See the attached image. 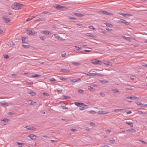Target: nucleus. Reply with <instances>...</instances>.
<instances>
[{
    "instance_id": "obj_1",
    "label": "nucleus",
    "mask_w": 147,
    "mask_h": 147,
    "mask_svg": "<svg viewBox=\"0 0 147 147\" xmlns=\"http://www.w3.org/2000/svg\"><path fill=\"white\" fill-rule=\"evenodd\" d=\"M74 104L80 107L79 109L80 110H83L88 108V105L82 103L75 102Z\"/></svg>"
},
{
    "instance_id": "obj_2",
    "label": "nucleus",
    "mask_w": 147,
    "mask_h": 147,
    "mask_svg": "<svg viewBox=\"0 0 147 147\" xmlns=\"http://www.w3.org/2000/svg\"><path fill=\"white\" fill-rule=\"evenodd\" d=\"M32 28H28L26 30V33L28 34L32 35L33 36H36L37 32L35 31H33Z\"/></svg>"
},
{
    "instance_id": "obj_3",
    "label": "nucleus",
    "mask_w": 147,
    "mask_h": 147,
    "mask_svg": "<svg viewBox=\"0 0 147 147\" xmlns=\"http://www.w3.org/2000/svg\"><path fill=\"white\" fill-rule=\"evenodd\" d=\"M22 5L21 4L16 3H14L12 6V7L13 9L15 10L19 9L22 7Z\"/></svg>"
},
{
    "instance_id": "obj_4",
    "label": "nucleus",
    "mask_w": 147,
    "mask_h": 147,
    "mask_svg": "<svg viewBox=\"0 0 147 147\" xmlns=\"http://www.w3.org/2000/svg\"><path fill=\"white\" fill-rule=\"evenodd\" d=\"M81 81V80L80 78H78L77 79H74L73 80H71L69 81V84L70 85H74V84L76 82H80Z\"/></svg>"
},
{
    "instance_id": "obj_5",
    "label": "nucleus",
    "mask_w": 147,
    "mask_h": 147,
    "mask_svg": "<svg viewBox=\"0 0 147 147\" xmlns=\"http://www.w3.org/2000/svg\"><path fill=\"white\" fill-rule=\"evenodd\" d=\"M91 63H92L94 65H101L102 64V61L99 60H97L96 59L92 61L91 62Z\"/></svg>"
},
{
    "instance_id": "obj_6",
    "label": "nucleus",
    "mask_w": 147,
    "mask_h": 147,
    "mask_svg": "<svg viewBox=\"0 0 147 147\" xmlns=\"http://www.w3.org/2000/svg\"><path fill=\"white\" fill-rule=\"evenodd\" d=\"M85 36L88 37L96 38V36L93 35L92 34L89 33H87L85 34Z\"/></svg>"
},
{
    "instance_id": "obj_7",
    "label": "nucleus",
    "mask_w": 147,
    "mask_h": 147,
    "mask_svg": "<svg viewBox=\"0 0 147 147\" xmlns=\"http://www.w3.org/2000/svg\"><path fill=\"white\" fill-rule=\"evenodd\" d=\"M101 12L102 13L105 15H107L111 16H112L113 15V14L112 13L109 12H108L105 11L104 10H102V11H101Z\"/></svg>"
},
{
    "instance_id": "obj_8",
    "label": "nucleus",
    "mask_w": 147,
    "mask_h": 147,
    "mask_svg": "<svg viewBox=\"0 0 147 147\" xmlns=\"http://www.w3.org/2000/svg\"><path fill=\"white\" fill-rule=\"evenodd\" d=\"M98 113L99 115H104L109 113L108 112L103 111L102 110L99 111L98 112Z\"/></svg>"
},
{
    "instance_id": "obj_9",
    "label": "nucleus",
    "mask_w": 147,
    "mask_h": 147,
    "mask_svg": "<svg viewBox=\"0 0 147 147\" xmlns=\"http://www.w3.org/2000/svg\"><path fill=\"white\" fill-rule=\"evenodd\" d=\"M1 104L4 106H7L11 105L10 103H7L5 102H1Z\"/></svg>"
},
{
    "instance_id": "obj_10",
    "label": "nucleus",
    "mask_w": 147,
    "mask_h": 147,
    "mask_svg": "<svg viewBox=\"0 0 147 147\" xmlns=\"http://www.w3.org/2000/svg\"><path fill=\"white\" fill-rule=\"evenodd\" d=\"M28 136L32 140H34L35 139L36 137V136L33 134H30V135H28Z\"/></svg>"
},
{
    "instance_id": "obj_11",
    "label": "nucleus",
    "mask_w": 147,
    "mask_h": 147,
    "mask_svg": "<svg viewBox=\"0 0 147 147\" xmlns=\"http://www.w3.org/2000/svg\"><path fill=\"white\" fill-rule=\"evenodd\" d=\"M119 22L120 23H123L124 24H125L126 25H128L130 24L129 22L126 21V20H121L119 21Z\"/></svg>"
},
{
    "instance_id": "obj_12",
    "label": "nucleus",
    "mask_w": 147,
    "mask_h": 147,
    "mask_svg": "<svg viewBox=\"0 0 147 147\" xmlns=\"http://www.w3.org/2000/svg\"><path fill=\"white\" fill-rule=\"evenodd\" d=\"M7 45L9 47H12L14 44L12 41H9L7 44Z\"/></svg>"
},
{
    "instance_id": "obj_13",
    "label": "nucleus",
    "mask_w": 147,
    "mask_h": 147,
    "mask_svg": "<svg viewBox=\"0 0 147 147\" xmlns=\"http://www.w3.org/2000/svg\"><path fill=\"white\" fill-rule=\"evenodd\" d=\"M26 129L28 130H34L35 129V128L34 127L32 126H27L26 127Z\"/></svg>"
},
{
    "instance_id": "obj_14",
    "label": "nucleus",
    "mask_w": 147,
    "mask_h": 147,
    "mask_svg": "<svg viewBox=\"0 0 147 147\" xmlns=\"http://www.w3.org/2000/svg\"><path fill=\"white\" fill-rule=\"evenodd\" d=\"M3 19L5 21V22L6 23H8L10 22L11 21L9 18H7L3 17Z\"/></svg>"
},
{
    "instance_id": "obj_15",
    "label": "nucleus",
    "mask_w": 147,
    "mask_h": 147,
    "mask_svg": "<svg viewBox=\"0 0 147 147\" xmlns=\"http://www.w3.org/2000/svg\"><path fill=\"white\" fill-rule=\"evenodd\" d=\"M101 76V75L100 74H99L96 72L94 73H91V76Z\"/></svg>"
},
{
    "instance_id": "obj_16",
    "label": "nucleus",
    "mask_w": 147,
    "mask_h": 147,
    "mask_svg": "<svg viewBox=\"0 0 147 147\" xmlns=\"http://www.w3.org/2000/svg\"><path fill=\"white\" fill-rule=\"evenodd\" d=\"M41 33L44 34H45L48 35L50 33V32L48 31L45 30L41 31Z\"/></svg>"
},
{
    "instance_id": "obj_17",
    "label": "nucleus",
    "mask_w": 147,
    "mask_h": 147,
    "mask_svg": "<svg viewBox=\"0 0 147 147\" xmlns=\"http://www.w3.org/2000/svg\"><path fill=\"white\" fill-rule=\"evenodd\" d=\"M54 7L55 8L57 9H61V6L59 5H55L54 6Z\"/></svg>"
},
{
    "instance_id": "obj_18",
    "label": "nucleus",
    "mask_w": 147,
    "mask_h": 147,
    "mask_svg": "<svg viewBox=\"0 0 147 147\" xmlns=\"http://www.w3.org/2000/svg\"><path fill=\"white\" fill-rule=\"evenodd\" d=\"M136 104L138 105H140L141 107H146L147 106V105L142 104L141 103L139 102H136Z\"/></svg>"
},
{
    "instance_id": "obj_19",
    "label": "nucleus",
    "mask_w": 147,
    "mask_h": 147,
    "mask_svg": "<svg viewBox=\"0 0 147 147\" xmlns=\"http://www.w3.org/2000/svg\"><path fill=\"white\" fill-rule=\"evenodd\" d=\"M88 89L91 91H94L95 90V89L93 87L89 86L88 87Z\"/></svg>"
},
{
    "instance_id": "obj_20",
    "label": "nucleus",
    "mask_w": 147,
    "mask_h": 147,
    "mask_svg": "<svg viewBox=\"0 0 147 147\" xmlns=\"http://www.w3.org/2000/svg\"><path fill=\"white\" fill-rule=\"evenodd\" d=\"M56 38H57V39L59 40H63L62 38L59 35H58V34H54L53 35Z\"/></svg>"
},
{
    "instance_id": "obj_21",
    "label": "nucleus",
    "mask_w": 147,
    "mask_h": 147,
    "mask_svg": "<svg viewBox=\"0 0 147 147\" xmlns=\"http://www.w3.org/2000/svg\"><path fill=\"white\" fill-rule=\"evenodd\" d=\"M125 123L128 125H129L131 127H133V123L129 121H126Z\"/></svg>"
},
{
    "instance_id": "obj_22",
    "label": "nucleus",
    "mask_w": 147,
    "mask_h": 147,
    "mask_svg": "<svg viewBox=\"0 0 147 147\" xmlns=\"http://www.w3.org/2000/svg\"><path fill=\"white\" fill-rule=\"evenodd\" d=\"M111 90L114 93H116L119 92V90L117 88H112Z\"/></svg>"
},
{
    "instance_id": "obj_23",
    "label": "nucleus",
    "mask_w": 147,
    "mask_h": 147,
    "mask_svg": "<svg viewBox=\"0 0 147 147\" xmlns=\"http://www.w3.org/2000/svg\"><path fill=\"white\" fill-rule=\"evenodd\" d=\"M123 111V109H117L114 110V111L116 113H118L119 112H122Z\"/></svg>"
},
{
    "instance_id": "obj_24",
    "label": "nucleus",
    "mask_w": 147,
    "mask_h": 147,
    "mask_svg": "<svg viewBox=\"0 0 147 147\" xmlns=\"http://www.w3.org/2000/svg\"><path fill=\"white\" fill-rule=\"evenodd\" d=\"M22 42L24 43H27V41L26 40L25 38L24 37H22Z\"/></svg>"
},
{
    "instance_id": "obj_25",
    "label": "nucleus",
    "mask_w": 147,
    "mask_h": 147,
    "mask_svg": "<svg viewBox=\"0 0 147 147\" xmlns=\"http://www.w3.org/2000/svg\"><path fill=\"white\" fill-rule=\"evenodd\" d=\"M75 15L79 17H82L84 16L83 14L80 13H76L75 14Z\"/></svg>"
},
{
    "instance_id": "obj_26",
    "label": "nucleus",
    "mask_w": 147,
    "mask_h": 147,
    "mask_svg": "<svg viewBox=\"0 0 147 147\" xmlns=\"http://www.w3.org/2000/svg\"><path fill=\"white\" fill-rule=\"evenodd\" d=\"M104 64L107 66H111L112 64L111 62H106L104 63Z\"/></svg>"
},
{
    "instance_id": "obj_27",
    "label": "nucleus",
    "mask_w": 147,
    "mask_h": 147,
    "mask_svg": "<svg viewBox=\"0 0 147 147\" xmlns=\"http://www.w3.org/2000/svg\"><path fill=\"white\" fill-rule=\"evenodd\" d=\"M27 102L29 104H33L35 102H34L30 100H28Z\"/></svg>"
},
{
    "instance_id": "obj_28",
    "label": "nucleus",
    "mask_w": 147,
    "mask_h": 147,
    "mask_svg": "<svg viewBox=\"0 0 147 147\" xmlns=\"http://www.w3.org/2000/svg\"><path fill=\"white\" fill-rule=\"evenodd\" d=\"M28 93L32 96H35L36 95L35 93L32 91L28 92Z\"/></svg>"
},
{
    "instance_id": "obj_29",
    "label": "nucleus",
    "mask_w": 147,
    "mask_h": 147,
    "mask_svg": "<svg viewBox=\"0 0 147 147\" xmlns=\"http://www.w3.org/2000/svg\"><path fill=\"white\" fill-rule=\"evenodd\" d=\"M107 26L110 27H113V25L110 23H109L108 22H106L104 23Z\"/></svg>"
},
{
    "instance_id": "obj_30",
    "label": "nucleus",
    "mask_w": 147,
    "mask_h": 147,
    "mask_svg": "<svg viewBox=\"0 0 147 147\" xmlns=\"http://www.w3.org/2000/svg\"><path fill=\"white\" fill-rule=\"evenodd\" d=\"M127 131L129 132H135L136 130L133 128H131L128 129Z\"/></svg>"
},
{
    "instance_id": "obj_31",
    "label": "nucleus",
    "mask_w": 147,
    "mask_h": 147,
    "mask_svg": "<svg viewBox=\"0 0 147 147\" xmlns=\"http://www.w3.org/2000/svg\"><path fill=\"white\" fill-rule=\"evenodd\" d=\"M109 141L112 144H114L115 142V140L112 138H110L109 139Z\"/></svg>"
},
{
    "instance_id": "obj_32",
    "label": "nucleus",
    "mask_w": 147,
    "mask_h": 147,
    "mask_svg": "<svg viewBox=\"0 0 147 147\" xmlns=\"http://www.w3.org/2000/svg\"><path fill=\"white\" fill-rule=\"evenodd\" d=\"M127 98H129L130 99H136L137 98H138L135 96H129L127 97Z\"/></svg>"
},
{
    "instance_id": "obj_33",
    "label": "nucleus",
    "mask_w": 147,
    "mask_h": 147,
    "mask_svg": "<svg viewBox=\"0 0 147 147\" xmlns=\"http://www.w3.org/2000/svg\"><path fill=\"white\" fill-rule=\"evenodd\" d=\"M1 120L5 122H7L9 121V120L6 118H2Z\"/></svg>"
},
{
    "instance_id": "obj_34",
    "label": "nucleus",
    "mask_w": 147,
    "mask_h": 147,
    "mask_svg": "<svg viewBox=\"0 0 147 147\" xmlns=\"http://www.w3.org/2000/svg\"><path fill=\"white\" fill-rule=\"evenodd\" d=\"M40 75L38 74H35L31 76V77L32 78H35V77H40Z\"/></svg>"
},
{
    "instance_id": "obj_35",
    "label": "nucleus",
    "mask_w": 147,
    "mask_h": 147,
    "mask_svg": "<svg viewBox=\"0 0 147 147\" xmlns=\"http://www.w3.org/2000/svg\"><path fill=\"white\" fill-rule=\"evenodd\" d=\"M61 9H62V10L65 11L67 9L68 7L65 6H61Z\"/></svg>"
},
{
    "instance_id": "obj_36",
    "label": "nucleus",
    "mask_w": 147,
    "mask_h": 147,
    "mask_svg": "<svg viewBox=\"0 0 147 147\" xmlns=\"http://www.w3.org/2000/svg\"><path fill=\"white\" fill-rule=\"evenodd\" d=\"M59 78L61 80L63 81H65L67 80V79L65 78H64L62 76L60 77Z\"/></svg>"
},
{
    "instance_id": "obj_37",
    "label": "nucleus",
    "mask_w": 147,
    "mask_h": 147,
    "mask_svg": "<svg viewBox=\"0 0 147 147\" xmlns=\"http://www.w3.org/2000/svg\"><path fill=\"white\" fill-rule=\"evenodd\" d=\"M34 17L32 16L31 17L28 18L27 19V20H26V21L27 22L29 21L30 20H31L33 18H34Z\"/></svg>"
},
{
    "instance_id": "obj_38",
    "label": "nucleus",
    "mask_w": 147,
    "mask_h": 147,
    "mask_svg": "<svg viewBox=\"0 0 147 147\" xmlns=\"http://www.w3.org/2000/svg\"><path fill=\"white\" fill-rule=\"evenodd\" d=\"M89 28L91 29H92L93 30H96L95 29V28H94L92 26H89L88 27Z\"/></svg>"
},
{
    "instance_id": "obj_39",
    "label": "nucleus",
    "mask_w": 147,
    "mask_h": 147,
    "mask_svg": "<svg viewBox=\"0 0 147 147\" xmlns=\"http://www.w3.org/2000/svg\"><path fill=\"white\" fill-rule=\"evenodd\" d=\"M49 80L50 81H56V80L54 78H50L49 79Z\"/></svg>"
},
{
    "instance_id": "obj_40",
    "label": "nucleus",
    "mask_w": 147,
    "mask_h": 147,
    "mask_svg": "<svg viewBox=\"0 0 147 147\" xmlns=\"http://www.w3.org/2000/svg\"><path fill=\"white\" fill-rule=\"evenodd\" d=\"M123 38L125 39V40H128L129 41H130V38L129 37H126L125 36H123Z\"/></svg>"
},
{
    "instance_id": "obj_41",
    "label": "nucleus",
    "mask_w": 147,
    "mask_h": 147,
    "mask_svg": "<svg viewBox=\"0 0 147 147\" xmlns=\"http://www.w3.org/2000/svg\"><path fill=\"white\" fill-rule=\"evenodd\" d=\"M75 47V50H78V51L80 50H81V48H79L78 47Z\"/></svg>"
},
{
    "instance_id": "obj_42",
    "label": "nucleus",
    "mask_w": 147,
    "mask_h": 147,
    "mask_svg": "<svg viewBox=\"0 0 147 147\" xmlns=\"http://www.w3.org/2000/svg\"><path fill=\"white\" fill-rule=\"evenodd\" d=\"M68 18L69 19H71L74 20H76V18L73 17H71L69 16L68 17Z\"/></svg>"
},
{
    "instance_id": "obj_43",
    "label": "nucleus",
    "mask_w": 147,
    "mask_h": 147,
    "mask_svg": "<svg viewBox=\"0 0 147 147\" xmlns=\"http://www.w3.org/2000/svg\"><path fill=\"white\" fill-rule=\"evenodd\" d=\"M4 34V32L3 30L0 28V34Z\"/></svg>"
},
{
    "instance_id": "obj_44",
    "label": "nucleus",
    "mask_w": 147,
    "mask_h": 147,
    "mask_svg": "<svg viewBox=\"0 0 147 147\" xmlns=\"http://www.w3.org/2000/svg\"><path fill=\"white\" fill-rule=\"evenodd\" d=\"M40 38L42 40L45 39L46 38V37L45 36H40Z\"/></svg>"
},
{
    "instance_id": "obj_45",
    "label": "nucleus",
    "mask_w": 147,
    "mask_h": 147,
    "mask_svg": "<svg viewBox=\"0 0 147 147\" xmlns=\"http://www.w3.org/2000/svg\"><path fill=\"white\" fill-rule=\"evenodd\" d=\"M100 94L102 97H104L105 96V94L102 92H100Z\"/></svg>"
},
{
    "instance_id": "obj_46",
    "label": "nucleus",
    "mask_w": 147,
    "mask_h": 147,
    "mask_svg": "<svg viewBox=\"0 0 147 147\" xmlns=\"http://www.w3.org/2000/svg\"><path fill=\"white\" fill-rule=\"evenodd\" d=\"M72 64L75 65H79V63L74 62H72Z\"/></svg>"
},
{
    "instance_id": "obj_47",
    "label": "nucleus",
    "mask_w": 147,
    "mask_h": 147,
    "mask_svg": "<svg viewBox=\"0 0 147 147\" xmlns=\"http://www.w3.org/2000/svg\"><path fill=\"white\" fill-rule=\"evenodd\" d=\"M71 131H77V130L76 129H71Z\"/></svg>"
},
{
    "instance_id": "obj_48",
    "label": "nucleus",
    "mask_w": 147,
    "mask_h": 147,
    "mask_svg": "<svg viewBox=\"0 0 147 147\" xmlns=\"http://www.w3.org/2000/svg\"><path fill=\"white\" fill-rule=\"evenodd\" d=\"M86 75L88 76H91V73H87L85 74Z\"/></svg>"
},
{
    "instance_id": "obj_49",
    "label": "nucleus",
    "mask_w": 147,
    "mask_h": 147,
    "mask_svg": "<svg viewBox=\"0 0 147 147\" xmlns=\"http://www.w3.org/2000/svg\"><path fill=\"white\" fill-rule=\"evenodd\" d=\"M120 15L126 17V13H121L120 14Z\"/></svg>"
},
{
    "instance_id": "obj_50",
    "label": "nucleus",
    "mask_w": 147,
    "mask_h": 147,
    "mask_svg": "<svg viewBox=\"0 0 147 147\" xmlns=\"http://www.w3.org/2000/svg\"><path fill=\"white\" fill-rule=\"evenodd\" d=\"M4 57L5 59H7L9 58V56L7 55H5L4 56Z\"/></svg>"
},
{
    "instance_id": "obj_51",
    "label": "nucleus",
    "mask_w": 147,
    "mask_h": 147,
    "mask_svg": "<svg viewBox=\"0 0 147 147\" xmlns=\"http://www.w3.org/2000/svg\"><path fill=\"white\" fill-rule=\"evenodd\" d=\"M90 124L91 126H94L95 125L92 122L90 123Z\"/></svg>"
},
{
    "instance_id": "obj_52",
    "label": "nucleus",
    "mask_w": 147,
    "mask_h": 147,
    "mask_svg": "<svg viewBox=\"0 0 147 147\" xmlns=\"http://www.w3.org/2000/svg\"><path fill=\"white\" fill-rule=\"evenodd\" d=\"M143 144H146V142H145L143 140H140V141Z\"/></svg>"
},
{
    "instance_id": "obj_53",
    "label": "nucleus",
    "mask_w": 147,
    "mask_h": 147,
    "mask_svg": "<svg viewBox=\"0 0 147 147\" xmlns=\"http://www.w3.org/2000/svg\"><path fill=\"white\" fill-rule=\"evenodd\" d=\"M64 97L65 99H68V98H69L70 97L68 96H64Z\"/></svg>"
},
{
    "instance_id": "obj_54",
    "label": "nucleus",
    "mask_w": 147,
    "mask_h": 147,
    "mask_svg": "<svg viewBox=\"0 0 147 147\" xmlns=\"http://www.w3.org/2000/svg\"><path fill=\"white\" fill-rule=\"evenodd\" d=\"M132 15L130 14H129L128 13H126V16L127 17V16H132Z\"/></svg>"
},
{
    "instance_id": "obj_55",
    "label": "nucleus",
    "mask_w": 147,
    "mask_h": 147,
    "mask_svg": "<svg viewBox=\"0 0 147 147\" xmlns=\"http://www.w3.org/2000/svg\"><path fill=\"white\" fill-rule=\"evenodd\" d=\"M106 29L108 31H111L112 30V29H110L109 28H106Z\"/></svg>"
},
{
    "instance_id": "obj_56",
    "label": "nucleus",
    "mask_w": 147,
    "mask_h": 147,
    "mask_svg": "<svg viewBox=\"0 0 147 147\" xmlns=\"http://www.w3.org/2000/svg\"><path fill=\"white\" fill-rule=\"evenodd\" d=\"M109 146L107 144H105L103 145L102 146V147H108Z\"/></svg>"
},
{
    "instance_id": "obj_57",
    "label": "nucleus",
    "mask_w": 147,
    "mask_h": 147,
    "mask_svg": "<svg viewBox=\"0 0 147 147\" xmlns=\"http://www.w3.org/2000/svg\"><path fill=\"white\" fill-rule=\"evenodd\" d=\"M78 92L80 93H82L83 92V91L82 90H78Z\"/></svg>"
},
{
    "instance_id": "obj_58",
    "label": "nucleus",
    "mask_w": 147,
    "mask_h": 147,
    "mask_svg": "<svg viewBox=\"0 0 147 147\" xmlns=\"http://www.w3.org/2000/svg\"><path fill=\"white\" fill-rule=\"evenodd\" d=\"M51 141L54 143H56L58 142V141L57 140H51Z\"/></svg>"
},
{
    "instance_id": "obj_59",
    "label": "nucleus",
    "mask_w": 147,
    "mask_h": 147,
    "mask_svg": "<svg viewBox=\"0 0 147 147\" xmlns=\"http://www.w3.org/2000/svg\"><path fill=\"white\" fill-rule=\"evenodd\" d=\"M100 82L102 83H107V81H103V80H101L100 81Z\"/></svg>"
},
{
    "instance_id": "obj_60",
    "label": "nucleus",
    "mask_w": 147,
    "mask_h": 147,
    "mask_svg": "<svg viewBox=\"0 0 147 147\" xmlns=\"http://www.w3.org/2000/svg\"><path fill=\"white\" fill-rule=\"evenodd\" d=\"M85 129H86V130L88 131H89L90 130V129L88 127H86L85 128Z\"/></svg>"
},
{
    "instance_id": "obj_61",
    "label": "nucleus",
    "mask_w": 147,
    "mask_h": 147,
    "mask_svg": "<svg viewBox=\"0 0 147 147\" xmlns=\"http://www.w3.org/2000/svg\"><path fill=\"white\" fill-rule=\"evenodd\" d=\"M84 51L89 52L91 51L90 50H85Z\"/></svg>"
},
{
    "instance_id": "obj_62",
    "label": "nucleus",
    "mask_w": 147,
    "mask_h": 147,
    "mask_svg": "<svg viewBox=\"0 0 147 147\" xmlns=\"http://www.w3.org/2000/svg\"><path fill=\"white\" fill-rule=\"evenodd\" d=\"M17 144L19 145H23V144L22 143L17 142Z\"/></svg>"
},
{
    "instance_id": "obj_63",
    "label": "nucleus",
    "mask_w": 147,
    "mask_h": 147,
    "mask_svg": "<svg viewBox=\"0 0 147 147\" xmlns=\"http://www.w3.org/2000/svg\"><path fill=\"white\" fill-rule=\"evenodd\" d=\"M126 113H127V114H130V113H131V111H129L127 112Z\"/></svg>"
},
{
    "instance_id": "obj_64",
    "label": "nucleus",
    "mask_w": 147,
    "mask_h": 147,
    "mask_svg": "<svg viewBox=\"0 0 147 147\" xmlns=\"http://www.w3.org/2000/svg\"><path fill=\"white\" fill-rule=\"evenodd\" d=\"M66 54H65V53H64L63 54H62V56L63 57H64L65 56V55Z\"/></svg>"
}]
</instances>
